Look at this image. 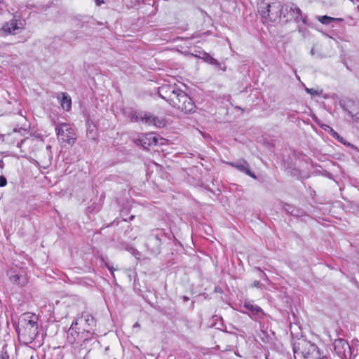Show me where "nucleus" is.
Returning <instances> with one entry per match:
<instances>
[{
	"label": "nucleus",
	"mask_w": 359,
	"mask_h": 359,
	"mask_svg": "<svg viewBox=\"0 0 359 359\" xmlns=\"http://www.w3.org/2000/svg\"><path fill=\"white\" fill-rule=\"evenodd\" d=\"M243 308H245L248 311H245L243 310H240V311L243 313L248 314L250 318L252 316H259L262 315L263 310L259 306L254 304L253 302L249 300H245L243 302Z\"/></svg>",
	"instance_id": "8"
},
{
	"label": "nucleus",
	"mask_w": 359,
	"mask_h": 359,
	"mask_svg": "<svg viewBox=\"0 0 359 359\" xmlns=\"http://www.w3.org/2000/svg\"><path fill=\"white\" fill-rule=\"evenodd\" d=\"M6 184H7V180H6V178L4 176L1 175L0 176V187H4Z\"/></svg>",
	"instance_id": "24"
},
{
	"label": "nucleus",
	"mask_w": 359,
	"mask_h": 359,
	"mask_svg": "<svg viewBox=\"0 0 359 359\" xmlns=\"http://www.w3.org/2000/svg\"><path fill=\"white\" fill-rule=\"evenodd\" d=\"M38 317L31 313H25L20 316L16 331L23 342L32 343L38 335Z\"/></svg>",
	"instance_id": "2"
},
{
	"label": "nucleus",
	"mask_w": 359,
	"mask_h": 359,
	"mask_svg": "<svg viewBox=\"0 0 359 359\" xmlns=\"http://www.w3.org/2000/svg\"><path fill=\"white\" fill-rule=\"evenodd\" d=\"M4 9V3L3 0H0V12Z\"/></svg>",
	"instance_id": "29"
},
{
	"label": "nucleus",
	"mask_w": 359,
	"mask_h": 359,
	"mask_svg": "<svg viewBox=\"0 0 359 359\" xmlns=\"http://www.w3.org/2000/svg\"><path fill=\"white\" fill-rule=\"evenodd\" d=\"M203 58L204 61L206 62L207 63L214 65L216 67H217L218 69H222L223 71H225V67L222 68L221 64L216 59L212 57L209 54L205 53Z\"/></svg>",
	"instance_id": "14"
},
{
	"label": "nucleus",
	"mask_w": 359,
	"mask_h": 359,
	"mask_svg": "<svg viewBox=\"0 0 359 359\" xmlns=\"http://www.w3.org/2000/svg\"><path fill=\"white\" fill-rule=\"evenodd\" d=\"M334 348L338 355L345 354L346 350L350 348L348 344L344 339H336Z\"/></svg>",
	"instance_id": "12"
},
{
	"label": "nucleus",
	"mask_w": 359,
	"mask_h": 359,
	"mask_svg": "<svg viewBox=\"0 0 359 359\" xmlns=\"http://www.w3.org/2000/svg\"><path fill=\"white\" fill-rule=\"evenodd\" d=\"M293 352L296 359H320L323 357L315 344L304 339H299L293 344Z\"/></svg>",
	"instance_id": "4"
},
{
	"label": "nucleus",
	"mask_w": 359,
	"mask_h": 359,
	"mask_svg": "<svg viewBox=\"0 0 359 359\" xmlns=\"http://www.w3.org/2000/svg\"><path fill=\"white\" fill-rule=\"evenodd\" d=\"M252 286L253 287H261V283L257 281V280H255L253 284H252Z\"/></svg>",
	"instance_id": "28"
},
{
	"label": "nucleus",
	"mask_w": 359,
	"mask_h": 359,
	"mask_svg": "<svg viewBox=\"0 0 359 359\" xmlns=\"http://www.w3.org/2000/svg\"><path fill=\"white\" fill-rule=\"evenodd\" d=\"M1 359H9V355L7 354V353H2L0 355Z\"/></svg>",
	"instance_id": "27"
},
{
	"label": "nucleus",
	"mask_w": 359,
	"mask_h": 359,
	"mask_svg": "<svg viewBox=\"0 0 359 359\" xmlns=\"http://www.w3.org/2000/svg\"><path fill=\"white\" fill-rule=\"evenodd\" d=\"M306 91L312 95H320L322 93V90H318L313 88H306Z\"/></svg>",
	"instance_id": "22"
},
{
	"label": "nucleus",
	"mask_w": 359,
	"mask_h": 359,
	"mask_svg": "<svg viewBox=\"0 0 359 359\" xmlns=\"http://www.w3.org/2000/svg\"><path fill=\"white\" fill-rule=\"evenodd\" d=\"M159 140H163V139H158L152 133L147 134L138 140L144 149H149L151 146L158 144Z\"/></svg>",
	"instance_id": "9"
},
{
	"label": "nucleus",
	"mask_w": 359,
	"mask_h": 359,
	"mask_svg": "<svg viewBox=\"0 0 359 359\" xmlns=\"http://www.w3.org/2000/svg\"><path fill=\"white\" fill-rule=\"evenodd\" d=\"M62 97L60 104L63 109L69 111L71 109L72 100L71 98L67 96L65 93L61 94Z\"/></svg>",
	"instance_id": "15"
},
{
	"label": "nucleus",
	"mask_w": 359,
	"mask_h": 359,
	"mask_svg": "<svg viewBox=\"0 0 359 359\" xmlns=\"http://www.w3.org/2000/svg\"><path fill=\"white\" fill-rule=\"evenodd\" d=\"M21 27L19 26L18 21L13 19L11 21L5 23L2 27L3 31L6 34H16L18 33Z\"/></svg>",
	"instance_id": "11"
},
{
	"label": "nucleus",
	"mask_w": 359,
	"mask_h": 359,
	"mask_svg": "<svg viewBox=\"0 0 359 359\" xmlns=\"http://www.w3.org/2000/svg\"><path fill=\"white\" fill-rule=\"evenodd\" d=\"M10 280L15 284L20 286H24L27 282V278L26 275L21 271L19 273H15L10 276Z\"/></svg>",
	"instance_id": "13"
},
{
	"label": "nucleus",
	"mask_w": 359,
	"mask_h": 359,
	"mask_svg": "<svg viewBox=\"0 0 359 359\" xmlns=\"http://www.w3.org/2000/svg\"><path fill=\"white\" fill-rule=\"evenodd\" d=\"M83 321L88 326H93L95 325L94 318L88 313H83L81 318L75 320L69 327L67 333V339L71 343L76 342L77 339L74 337V334L79 337V334L76 331V326L79 323H81Z\"/></svg>",
	"instance_id": "7"
},
{
	"label": "nucleus",
	"mask_w": 359,
	"mask_h": 359,
	"mask_svg": "<svg viewBox=\"0 0 359 359\" xmlns=\"http://www.w3.org/2000/svg\"><path fill=\"white\" fill-rule=\"evenodd\" d=\"M140 327V324L137 322L134 324L133 325V328H136V327Z\"/></svg>",
	"instance_id": "33"
},
{
	"label": "nucleus",
	"mask_w": 359,
	"mask_h": 359,
	"mask_svg": "<svg viewBox=\"0 0 359 359\" xmlns=\"http://www.w3.org/2000/svg\"><path fill=\"white\" fill-rule=\"evenodd\" d=\"M310 53H311V55H314V54H315L314 48H311Z\"/></svg>",
	"instance_id": "32"
},
{
	"label": "nucleus",
	"mask_w": 359,
	"mask_h": 359,
	"mask_svg": "<svg viewBox=\"0 0 359 359\" xmlns=\"http://www.w3.org/2000/svg\"><path fill=\"white\" fill-rule=\"evenodd\" d=\"M154 116L151 114L150 113L144 112V116L142 117V122L149 126H153L154 121H152V119L154 118Z\"/></svg>",
	"instance_id": "17"
},
{
	"label": "nucleus",
	"mask_w": 359,
	"mask_h": 359,
	"mask_svg": "<svg viewBox=\"0 0 359 359\" xmlns=\"http://www.w3.org/2000/svg\"><path fill=\"white\" fill-rule=\"evenodd\" d=\"M152 121H154L153 126L156 128H163V127L165 126L166 121H165V118H159L158 116H154Z\"/></svg>",
	"instance_id": "18"
},
{
	"label": "nucleus",
	"mask_w": 359,
	"mask_h": 359,
	"mask_svg": "<svg viewBox=\"0 0 359 359\" xmlns=\"http://www.w3.org/2000/svg\"><path fill=\"white\" fill-rule=\"evenodd\" d=\"M95 1L97 6H100L101 4H104L103 0H95Z\"/></svg>",
	"instance_id": "31"
},
{
	"label": "nucleus",
	"mask_w": 359,
	"mask_h": 359,
	"mask_svg": "<svg viewBox=\"0 0 359 359\" xmlns=\"http://www.w3.org/2000/svg\"><path fill=\"white\" fill-rule=\"evenodd\" d=\"M55 132L58 140L62 142L73 144L76 139L75 130L69 123H61L56 124Z\"/></svg>",
	"instance_id": "5"
},
{
	"label": "nucleus",
	"mask_w": 359,
	"mask_h": 359,
	"mask_svg": "<svg viewBox=\"0 0 359 359\" xmlns=\"http://www.w3.org/2000/svg\"><path fill=\"white\" fill-rule=\"evenodd\" d=\"M282 16L286 21L294 20L298 22L302 21L306 23V17L302 15L301 9L294 4L289 3L282 6Z\"/></svg>",
	"instance_id": "6"
},
{
	"label": "nucleus",
	"mask_w": 359,
	"mask_h": 359,
	"mask_svg": "<svg viewBox=\"0 0 359 359\" xmlns=\"http://www.w3.org/2000/svg\"><path fill=\"white\" fill-rule=\"evenodd\" d=\"M128 251H129L131 254H133L135 257H137V255H140L139 252L137 251L135 248H133V247H130L129 248L127 249Z\"/></svg>",
	"instance_id": "25"
},
{
	"label": "nucleus",
	"mask_w": 359,
	"mask_h": 359,
	"mask_svg": "<svg viewBox=\"0 0 359 359\" xmlns=\"http://www.w3.org/2000/svg\"><path fill=\"white\" fill-rule=\"evenodd\" d=\"M283 208L286 212H287L289 214L294 216H297L298 215L294 212L295 208L290 204L285 203L283 205Z\"/></svg>",
	"instance_id": "20"
},
{
	"label": "nucleus",
	"mask_w": 359,
	"mask_h": 359,
	"mask_svg": "<svg viewBox=\"0 0 359 359\" xmlns=\"http://www.w3.org/2000/svg\"><path fill=\"white\" fill-rule=\"evenodd\" d=\"M228 164L231 167H233L240 170L241 172H245L246 175L250 176L251 177L256 179L255 175L249 169V165L246 161L240 160L238 162L228 163Z\"/></svg>",
	"instance_id": "10"
},
{
	"label": "nucleus",
	"mask_w": 359,
	"mask_h": 359,
	"mask_svg": "<svg viewBox=\"0 0 359 359\" xmlns=\"http://www.w3.org/2000/svg\"><path fill=\"white\" fill-rule=\"evenodd\" d=\"M105 266L108 268V269L111 272L114 276V269L112 266H109L107 263H105Z\"/></svg>",
	"instance_id": "30"
},
{
	"label": "nucleus",
	"mask_w": 359,
	"mask_h": 359,
	"mask_svg": "<svg viewBox=\"0 0 359 359\" xmlns=\"http://www.w3.org/2000/svg\"><path fill=\"white\" fill-rule=\"evenodd\" d=\"M258 11L265 24L276 22L283 13L282 6L277 0H259Z\"/></svg>",
	"instance_id": "3"
},
{
	"label": "nucleus",
	"mask_w": 359,
	"mask_h": 359,
	"mask_svg": "<svg viewBox=\"0 0 359 359\" xmlns=\"http://www.w3.org/2000/svg\"><path fill=\"white\" fill-rule=\"evenodd\" d=\"M348 114L353 121H359V111L355 113L353 111H348Z\"/></svg>",
	"instance_id": "21"
},
{
	"label": "nucleus",
	"mask_w": 359,
	"mask_h": 359,
	"mask_svg": "<svg viewBox=\"0 0 359 359\" xmlns=\"http://www.w3.org/2000/svg\"><path fill=\"white\" fill-rule=\"evenodd\" d=\"M144 112H137V111H135L132 114V116H131V121L132 122H138V121H141L142 122V117L144 116Z\"/></svg>",
	"instance_id": "19"
},
{
	"label": "nucleus",
	"mask_w": 359,
	"mask_h": 359,
	"mask_svg": "<svg viewBox=\"0 0 359 359\" xmlns=\"http://www.w3.org/2000/svg\"><path fill=\"white\" fill-rule=\"evenodd\" d=\"M154 238H155L156 241H158L157 237H155Z\"/></svg>",
	"instance_id": "35"
},
{
	"label": "nucleus",
	"mask_w": 359,
	"mask_h": 359,
	"mask_svg": "<svg viewBox=\"0 0 359 359\" xmlns=\"http://www.w3.org/2000/svg\"><path fill=\"white\" fill-rule=\"evenodd\" d=\"M4 162L2 160L0 161V168H3L4 167Z\"/></svg>",
	"instance_id": "34"
},
{
	"label": "nucleus",
	"mask_w": 359,
	"mask_h": 359,
	"mask_svg": "<svg viewBox=\"0 0 359 359\" xmlns=\"http://www.w3.org/2000/svg\"><path fill=\"white\" fill-rule=\"evenodd\" d=\"M334 138H336L337 140H339L340 142H341V139L340 138L339 134L334 131L332 128H331L330 130V131L328 132Z\"/></svg>",
	"instance_id": "23"
},
{
	"label": "nucleus",
	"mask_w": 359,
	"mask_h": 359,
	"mask_svg": "<svg viewBox=\"0 0 359 359\" xmlns=\"http://www.w3.org/2000/svg\"><path fill=\"white\" fill-rule=\"evenodd\" d=\"M158 94L172 107L187 114L193 112L195 104L191 99L175 84H163L158 88Z\"/></svg>",
	"instance_id": "1"
},
{
	"label": "nucleus",
	"mask_w": 359,
	"mask_h": 359,
	"mask_svg": "<svg viewBox=\"0 0 359 359\" xmlns=\"http://www.w3.org/2000/svg\"><path fill=\"white\" fill-rule=\"evenodd\" d=\"M321 128L325 130V131H327V133L330 131V130L332 128L330 126H329L328 125H326V124H324L321 126Z\"/></svg>",
	"instance_id": "26"
},
{
	"label": "nucleus",
	"mask_w": 359,
	"mask_h": 359,
	"mask_svg": "<svg viewBox=\"0 0 359 359\" xmlns=\"http://www.w3.org/2000/svg\"><path fill=\"white\" fill-rule=\"evenodd\" d=\"M355 1H356V2H358V1H359V0H355Z\"/></svg>",
	"instance_id": "36"
},
{
	"label": "nucleus",
	"mask_w": 359,
	"mask_h": 359,
	"mask_svg": "<svg viewBox=\"0 0 359 359\" xmlns=\"http://www.w3.org/2000/svg\"><path fill=\"white\" fill-rule=\"evenodd\" d=\"M319 22L324 25H330L331 22L335 20H341L339 18H334L327 15H322L317 17Z\"/></svg>",
	"instance_id": "16"
}]
</instances>
